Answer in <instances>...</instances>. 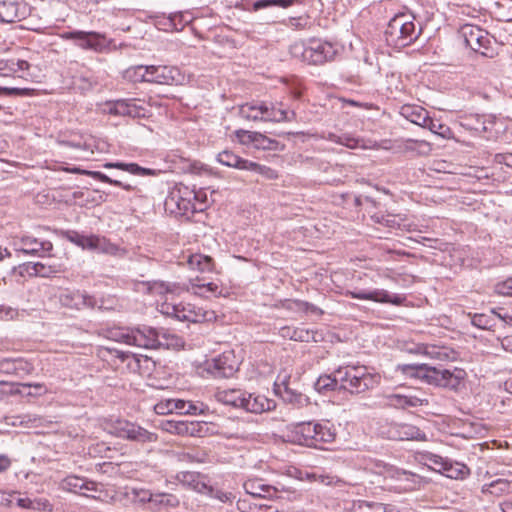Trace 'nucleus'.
Wrapping results in <instances>:
<instances>
[{
	"mask_svg": "<svg viewBox=\"0 0 512 512\" xmlns=\"http://www.w3.org/2000/svg\"><path fill=\"white\" fill-rule=\"evenodd\" d=\"M399 368L406 375L422 379L430 385L453 391H458L464 387V381L467 377L466 371L458 367L444 369L426 364H404L399 365Z\"/></svg>",
	"mask_w": 512,
	"mask_h": 512,
	"instance_id": "7ed1b4c3",
	"label": "nucleus"
},
{
	"mask_svg": "<svg viewBox=\"0 0 512 512\" xmlns=\"http://www.w3.org/2000/svg\"><path fill=\"white\" fill-rule=\"evenodd\" d=\"M195 190L186 185H176L166 197L164 205L165 209L177 216L189 217L196 212L203 211L202 204H195Z\"/></svg>",
	"mask_w": 512,
	"mask_h": 512,
	"instance_id": "423d86ee",
	"label": "nucleus"
},
{
	"mask_svg": "<svg viewBox=\"0 0 512 512\" xmlns=\"http://www.w3.org/2000/svg\"><path fill=\"white\" fill-rule=\"evenodd\" d=\"M345 296L359 299V300H370L378 303H389L396 306L402 305L406 300L403 295L395 294L390 295L388 291L384 289H348L344 292Z\"/></svg>",
	"mask_w": 512,
	"mask_h": 512,
	"instance_id": "9d476101",
	"label": "nucleus"
},
{
	"mask_svg": "<svg viewBox=\"0 0 512 512\" xmlns=\"http://www.w3.org/2000/svg\"><path fill=\"white\" fill-rule=\"evenodd\" d=\"M423 128L429 129L432 133L444 138L449 139L452 137V130L445 124L428 117L427 124Z\"/></svg>",
	"mask_w": 512,
	"mask_h": 512,
	"instance_id": "09e8293b",
	"label": "nucleus"
},
{
	"mask_svg": "<svg viewBox=\"0 0 512 512\" xmlns=\"http://www.w3.org/2000/svg\"><path fill=\"white\" fill-rule=\"evenodd\" d=\"M60 303L71 309L95 308L97 298L85 291L65 289L59 296Z\"/></svg>",
	"mask_w": 512,
	"mask_h": 512,
	"instance_id": "2eb2a0df",
	"label": "nucleus"
},
{
	"mask_svg": "<svg viewBox=\"0 0 512 512\" xmlns=\"http://www.w3.org/2000/svg\"><path fill=\"white\" fill-rule=\"evenodd\" d=\"M247 494L256 498H272L276 495L277 487L262 482H243Z\"/></svg>",
	"mask_w": 512,
	"mask_h": 512,
	"instance_id": "cd10ccee",
	"label": "nucleus"
},
{
	"mask_svg": "<svg viewBox=\"0 0 512 512\" xmlns=\"http://www.w3.org/2000/svg\"><path fill=\"white\" fill-rule=\"evenodd\" d=\"M239 116L248 121H262V101H253L239 106Z\"/></svg>",
	"mask_w": 512,
	"mask_h": 512,
	"instance_id": "2f4dec72",
	"label": "nucleus"
},
{
	"mask_svg": "<svg viewBox=\"0 0 512 512\" xmlns=\"http://www.w3.org/2000/svg\"><path fill=\"white\" fill-rule=\"evenodd\" d=\"M190 283L193 289H197L194 291L195 294L200 296L208 297V294L215 296L221 294L218 285L213 282L202 283L199 279H196L195 282L191 280Z\"/></svg>",
	"mask_w": 512,
	"mask_h": 512,
	"instance_id": "79ce46f5",
	"label": "nucleus"
},
{
	"mask_svg": "<svg viewBox=\"0 0 512 512\" xmlns=\"http://www.w3.org/2000/svg\"><path fill=\"white\" fill-rule=\"evenodd\" d=\"M426 439V435L422 432L418 427L408 424V423H399L398 433H397V441H405V440H417L423 441Z\"/></svg>",
	"mask_w": 512,
	"mask_h": 512,
	"instance_id": "72a5a7b5",
	"label": "nucleus"
},
{
	"mask_svg": "<svg viewBox=\"0 0 512 512\" xmlns=\"http://www.w3.org/2000/svg\"><path fill=\"white\" fill-rule=\"evenodd\" d=\"M314 389L320 394H327L330 391L339 389L337 380L332 375H321L314 383Z\"/></svg>",
	"mask_w": 512,
	"mask_h": 512,
	"instance_id": "ea45409f",
	"label": "nucleus"
},
{
	"mask_svg": "<svg viewBox=\"0 0 512 512\" xmlns=\"http://www.w3.org/2000/svg\"><path fill=\"white\" fill-rule=\"evenodd\" d=\"M238 360L233 351H225L217 357L207 360L204 370L214 378L232 377L238 370Z\"/></svg>",
	"mask_w": 512,
	"mask_h": 512,
	"instance_id": "1a4fd4ad",
	"label": "nucleus"
},
{
	"mask_svg": "<svg viewBox=\"0 0 512 512\" xmlns=\"http://www.w3.org/2000/svg\"><path fill=\"white\" fill-rule=\"evenodd\" d=\"M18 423L24 428H36L41 425L42 419L34 414H22V419Z\"/></svg>",
	"mask_w": 512,
	"mask_h": 512,
	"instance_id": "338daca9",
	"label": "nucleus"
},
{
	"mask_svg": "<svg viewBox=\"0 0 512 512\" xmlns=\"http://www.w3.org/2000/svg\"><path fill=\"white\" fill-rule=\"evenodd\" d=\"M290 53L308 64L322 65L335 59L338 48L322 39H310L305 43H294L290 47Z\"/></svg>",
	"mask_w": 512,
	"mask_h": 512,
	"instance_id": "39448f33",
	"label": "nucleus"
},
{
	"mask_svg": "<svg viewBox=\"0 0 512 512\" xmlns=\"http://www.w3.org/2000/svg\"><path fill=\"white\" fill-rule=\"evenodd\" d=\"M494 291L498 295L512 297V277L495 285Z\"/></svg>",
	"mask_w": 512,
	"mask_h": 512,
	"instance_id": "774afa93",
	"label": "nucleus"
},
{
	"mask_svg": "<svg viewBox=\"0 0 512 512\" xmlns=\"http://www.w3.org/2000/svg\"><path fill=\"white\" fill-rule=\"evenodd\" d=\"M137 292L148 293L151 295H166L165 301L160 306V311L179 321H187L192 323H200L207 320V312L202 308L196 307L190 303H173L169 302L174 295H180L189 288L178 283L164 281H141L135 283Z\"/></svg>",
	"mask_w": 512,
	"mask_h": 512,
	"instance_id": "f257e3e1",
	"label": "nucleus"
},
{
	"mask_svg": "<svg viewBox=\"0 0 512 512\" xmlns=\"http://www.w3.org/2000/svg\"><path fill=\"white\" fill-rule=\"evenodd\" d=\"M398 426L399 423L386 422L380 425L378 431L383 438L397 441Z\"/></svg>",
	"mask_w": 512,
	"mask_h": 512,
	"instance_id": "bf43d9fd",
	"label": "nucleus"
},
{
	"mask_svg": "<svg viewBox=\"0 0 512 512\" xmlns=\"http://www.w3.org/2000/svg\"><path fill=\"white\" fill-rule=\"evenodd\" d=\"M35 90L31 88L1 87L0 95L28 97L34 95Z\"/></svg>",
	"mask_w": 512,
	"mask_h": 512,
	"instance_id": "052dcab7",
	"label": "nucleus"
},
{
	"mask_svg": "<svg viewBox=\"0 0 512 512\" xmlns=\"http://www.w3.org/2000/svg\"><path fill=\"white\" fill-rule=\"evenodd\" d=\"M94 251L109 255H117L120 251V248L117 245L111 243L105 237L96 235Z\"/></svg>",
	"mask_w": 512,
	"mask_h": 512,
	"instance_id": "8fccbe9b",
	"label": "nucleus"
},
{
	"mask_svg": "<svg viewBox=\"0 0 512 512\" xmlns=\"http://www.w3.org/2000/svg\"><path fill=\"white\" fill-rule=\"evenodd\" d=\"M296 2L297 0H257L253 3V10L258 11L260 9L268 8L271 6L287 8Z\"/></svg>",
	"mask_w": 512,
	"mask_h": 512,
	"instance_id": "5fc2aeb1",
	"label": "nucleus"
},
{
	"mask_svg": "<svg viewBox=\"0 0 512 512\" xmlns=\"http://www.w3.org/2000/svg\"><path fill=\"white\" fill-rule=\"evenodd\" d=\"M140 500L157 502L167 507H175L179 503L178 499L174 495L168 493L152 495L149 492H143V495L141 496Z\"/></svg>",
	"mask_w": 512,
	"mask_h": 512,
	"instance_id": "58836bf2",
	"label": "nucleus"
},
{
	"mask_svg": "<svg viewBox=\"0 0 512 512\" xmlns=\"http://www.w3.org/2000/svg\"><path fill=\"white\" fill-rule=\"evenodd\" d=\"M184 75L177 67L150 65L148 82L161 85H178L184 81Z\"/></svg>",
	"mask_w": 512,
	"mask_h": 512,
	"instance_id": "f8f14e48",
	"label": "nucleus"
},
{
	"mask_svg": "<svg viewBox=\"0 0 512 512\" xmlns=\"http://www.w3.org/2000/svg\"><path fill=\"white\" fill-rule=\"evenodd\" d=\"M473 326L482 330H492L495 326V319L492 315L484 313L469 314Z\"/></svg>",
	"mask_w": 512,
	"mask_h": 512,
	"instance_id": "49530a36",
	"label": "nucleus"
},
{
	"mask_svg": "<svg viewBox=\"0 0 512 512\" xmlns=\"http://www.w3.org/2000/svg\"><path fill=\"white\" fill-rule=\"evenodd\" d=\"M67 486L64 487L69 492L93 499H103V491L99 486L103 487L102 482H66Z\"/></svg>",
	"mask_w": 512,
	"mask_h": 512,
	"instance_id": "4be33fe9",
	"label": "nucleus"
},
{
	"mask_svg": "<svg viewBox=\"0 0 512 512\" xmlns=\"http://www.w3.org/2000/svg\"><path fill=\"white\" fill-rule=\"evenodd\" d=\"M293 304H294L295 308H297L298 310L303 311L305 313L316 314V315L323 314L322 309L312 303L302 301V300H294Z\"/></svg>",
	"mask_w": 512,
	"mask_h": 512,
	"instance_id": "69168bd1",
	"label": "nucleus"
},
{
	"mask_svg": "<svg viewBox=\"0 0 512 512\" xmlns=\"http://www.w3.org/2000/svg\"><path fill=\"white\" fill-rule=\"evenodd\" d=\"M279 333L283 338L299 342H318L322 339V334L318 333V331L304 327L284 326L280 328Z\"/></svg>",
	"mask_w": 512,
	"mask_h": 512,
	"instance_id": "412c9836",
	"label": "nucleus"
},
{
	"mask_svg": "<svg viewBox=\"0 0 512 512\" xmlns=\"http://www.w3.org/2000/svg\"><path fill=\"white\" fill-rule=\"evenodd\" d=\"M149 66L138 65L126 70L125 77L133 82H148Z\"/></svg>",
	"mask_w": 512,
	"mask_h": 512,
	"instance_id": "3c124183",
	"label": "nucleus"
},
{
	"mask_svg": "<svg viewBox=\"0 0 512 512\" xmlns=\"http://www.w3.org/2000/svg\"><path fill=\"white\" fill-rule=\"evenodd\" d=\"M469 475V468L460 462L448 460L443 476L451 480H463Z\"/></svg>",
	"mask_w": 512,
	"mask_h": 512,
	"instance_id": "e433bc0d",
	"label": "nucleus"
},
{
	"mask_svg": "<svg viewBox=\"0 0 512 512\" xmlns=\"http://www.w3.org/2000/svg\"><path fill=\"white\" fill-rule=\"evenodd\" d=\"M448 460L449 459L442 458L441 456H438V455H431L428 458V462H429L428 467L431 470L443 475V472H445Z\"/></svg>",
	"mask_w": 512,
	"mask_h": 512,
	"instance_id": "680f3d73",
	"label": "nucleus"
},
{
	"mask_svg": "<svg viewBox=\"0 0 512 512\" xmlns=\"http://www.w3.org/2000/svg\"><path fill=\"white\" fill-rule=\"evenodd\" d=\"M85 173L87 175H90L91 177H93L96 180H99V181L105 182V183H109V184H112L114 186L121 187V188H123L126 191H131L133 189V187L130 184H125V183H123V182H121L119 180H114V179L108 177L106 174H104V173H102L100 171H87Z\"/></svg>",
	"mask_w": 512,
	"mask_h": 512,
	"instance_id": "6e6d98bb",
	"label": "nucleus"
},
{
	"mask_svg": "<svg viewBox=\"0 0 512 512\" xmlns=\"http://www.w3.org/2000/svg\"><path fill=\"white\" fill-rule=\"evenodd\" d=\"M121 436L129 440L142 443L155 442L157 440V435L155 433L149 432L136 424L128 422L121 427Z\"/></svg>",
	"mask_w": 512,
	"mask_h": 512,
	"instance_id": "b1692460",
	"label": "nucleus"
},
{
	"mask_svg": "<svg viewBox=\"0 0 512 512\" xmlns=\"http://www.w3.org/2000/svg\"><path fill=\"white\" fill-rule=\"evenodd\" d=\"M105 107V111L111 115L129 116L132 118H141L146 115V109L138 104L135 99L109 101L106 103Z\"/></svg>",
	"mask_w": 512,
	"mask_h": 512,
	"instance_id": "dca6fc26",
	"label": "nucleus"
},
{
	"mask_svg": "<svg viewBox=\"0 0 512 512\" xmlns=\"http://www.w3.org/2000/svg\"><path fill=\"white\" fill-rule=\"evenodd\" d=\"M379 383V377L367 371L364 366H355L348 384L340 385L339 390H348L351 393H362L374 388Z\"/></svg>",
	"mask_w": 512,
	"mask_h": 512,
	"instance_id": "9b49d317",
	"label": "nucleus"
},
{
	"mask_svg": "<svg viewBox=\"0 0 512 512\" xmlns=\"http://www.w3.org/2000/svg\"><path fill=\"white\" fill-rule=\"evenodd\" d=\"M295 431L303 439V444L307 446L320 447L321 444L331 443L335 439V431L329 422H302L298 423Z\"/></svg>",
	"mask_w": 512,
	"mask_h": 512,
	"instance_id": "0eeeda50",
	"label": "nucleus"
},
{
	"mask_svg": "<svg viewBox=\"0 0 512 512\" xmlns=\"http://www.w3.org/2000/svg\"><path fill=\"white\" fill-rule=\"evenodd\" d=\"M174 411L181 414L196 415L203 412V409L193 402L180 399H171L166 403H159L155 406V412L157 414H168Z\"/></svg>",
	"mask_w": 512,
	"mask_h": 512,
	"instance_id": "a211bd4d",
	"label": "nucleus"
},
{
	"mask_svg": "<svg viewBox=\"0 0 512 512\" xmlns=\"http://www.w3.org/2000/svg\"><path fill=\"white\" fill-rule=\"evenodd\" d=\"M2 367L6 372H13L15 374H19L20 371L29 373L32 370L31 364L21 359L6 360L3 362Z\"/></svg>",
	"mask_w": 512,
	"mask_h": 512,
	"instance_id": "603ef678",
	"label": "nucleus"
},
{
	"mask_svg": "<svg viewBox=\"0 0 512 512\" xmlns=\"http://www.w3.org/2000/svg\"><path fill=\"white\" fill-rule=\"evenodd\" d=\"M106 168H117L123 171H126L130 174L137 176H155L157 175V171L150 168H144L139 166L137 163H106L104 165Z\"/></svg>",
	"mask_w": 512,
	"mask_h": 512,
	"instance_id": "473e14b6",
	"label": "nucleus"
},
{
	"mask_svg": "<svg viewBox=\"0 0 512 512\" xmlns=\"http://www.w3.org/2000/svg\"><path fill=\"white\" fill-rule=\"evenodd\" d=\"M462 35L466 45L475 52H479L483 56H488V49L491 43L489 35L486 31L478 26L465 25L462 28Z\"/></svg>",
	"mask_w": 512,
	"mask_h": 512,
	"instance_id": "ddd939ff",
	"label": "nucleus"
},
{
	"mask_svg": "<svg viewBox=\"0 0 512 512\" xmlns=\"http://www.w3.org/2000/svg\"><path fill=\"white\" fill-rule=\"evenodd\" d=\"M217 161L227 167L245 170L248 160L241 158L232 151L224 150L217 155Z\"/></svg>",
	"mask_w": 512,
	"mask_h": 512,
	"instance_id": "f704fd0d",
	"label": "nucleus"
},
{
	"mask_svg": "<svg viewBox=\"0 0 512 512\" xmlns=\"http://www.w3.org/2000/svg\"><path fill=\"white\" fill-rule=\"evenodd\" d=\"M14 245L19 252L39 257H44L53 249V244L50 241H40L27 234L16 237Z\"/></svg>",
	"mask_w": 512,
	"mask_h": 512,
	"instance_id": "4468645a",
	"label": "nucleus"
},
{
	"mask_svg": "<svg viewBox=\"0 0 512 512\" xmlns=\"http://www.w3.org/2000/svg\"><path fill=\"white\" fill-rule=\"evenodd\" d=\"M23 12L20 11L19 4L16 1H0V21L13 23L21 20Z\"/></svg>",
	"mask_w": 512,
	"mask_h": 512,
	"instance_id": "c85d7f7f",
	"label": "nucleus"
},
{
	"mask_svg": "<svg viewBox=\"0 0 512 512\" xmlns=\"http://www.w3.org/2000/svg\"><path fill=\"white\" fill-rule=\"evenodd\" d=\"M355 366L339 367L333 372L334 378L337 380V386L348 384Z\"/></svg>",
	"mask_w": 512,
	"mask_h": 512,
	"instance_id": "13d9d810",
	"label": "nucleus"
},
{
	"mask_svg": "<svg viewBox=\"0 0 512 512\" xmlns=\"http://www.w3.org/2000/svg\"><path fill=\"white\" fill-rule=\"evenodd\" d=\"M60 37L63 40H71L83 50H90L96 53L103 52L109 45L104 34L96 31L74 30L63 32Z\"/></svg>",
	"mask_w": 512,
	"mask_h": 512,
	"instance_id": "6e6552de",
	"label": "nucleus"
},
{
	"mask_svg": "<svg viewBox=\"0 0 512 512\" xmlns=\"http://www.w3.org/2000/svg\"><path fill=\"white\" fill-rule=\"evenodd\" d=\"M183 484H187L188 486L192 487L194 490H196L199 493L207 494L211 497H216L220 499L221 501H226L229 499L228 495L223 492H216L214 494V488L211 485H208L207 482H182Z\"/></svg>",
	"mask_w": 512,
	"mask_h": 512,
	"instance_id": "c03bdc74",
	"label": "nucleus"
},
{
	"mask_svg": "<svg viewBox=\"0 0 512 512\" xmlns=\"http://www.w3.org/2000/svg\"><path fill=\"white\" fill-rule=\"evenodd\" d=\"M200 428L199 422L168 421L164 429L172 434L194 436L200 432Z\"/></svg>",
	"mask_w": 512,
	"mask_h": 512,
	"instance_id": "bb28decb",
	"label": "nucleus"
},
{
	"mask_svg": "<svg viewBox=\"0 0 512 512\" xmlns=\"http://www.w3.org/2000/svg\"><path fill=\"white\" fill-rule=\"evenodd\" d=\"M115 353L116 357L127 362V366L134 372L150 374L155 368V362L146 355L119 350H115Z\"/></svg>",
	"mask_w": 512,
	"mask_h": 512,
	"instance_id": "f3484780",
	"label": "nucleus"
},
{
	"mask_svg": "<svg viewBox=\"0 0 512 512\" xmlns=\"http://www.w3.org/2000/svg\"><path fill=\"white\" fill-rule=\"evenodd\" d=\"M391 400L394 405L400 407H418L429 404V399L423 397V393L414 392L408 394H393Z\"/></svg>",
	"mask_w": 512,
	"mask_h": 512,
	"instance_id": "a878e982",
	"label": "nucleus"
},
{
	"mask_svg": "<svg viewBox=\"0 0 512 512\" xmlns=\"http://www.w3.org/2000/svg\"><path fill=\"white\" fill-rule=\"evenodd\" d=\"M263 122H289L295 118V113L284 108L281 103L262 101Z\"/></svg>",
	"mask_w": 512,
	"mask_h": 512,
	"instance_id": "aec40b11",
	"label": "nucleus"
},
{
	"mask_svg": "<svg viewBox=\"0 0 512 512\" xmlns=\"http://www.w3.org/2000/svg\"><path fill=\"white\" fill-rule=\"evenodd\" d=\"M329 139L340 145H344L348 148L354 149L359 147L360 139L354 137L351 134L343 133L341 135L329 134Z\"/></svg>",
	"mask_w": 512,
	"mask_h": 512,
	"instance_id": "864d4df0",
	"label": "nucleus"
},
{
	"mask_svg": "<svg viewBox=\"0 0 512 512\" xmlns=\"http://www.w3.org/2000/svg\"><path fill=\"white\" fill-rule=\"evenodd\" d=\"M509 482H489L483 485L482 492L500 495L509 489Z\"/></svg>",
	"mask_w": 512,
	"mask_h": 512,
	"instance_id": "e2e57ef3",
	"label": "nucleus"
},
{
	"mask_svg": "<svg viewBox=\"0 0 512 512\" xmlns=\"http://www.w3.org/2000/svg\"><path fill=\"white\" fill-rule=\"evenodd\" d=\"M25 271L31 276L34 275V276H40V277H50L53 274L57 273L58 269H56L53 266L41 263V262H36V263L30 262L25 265Z\"/></svg>",
	"mask_w": 512,
	"mask_h": 512,
	"instance_id": "4c0bfd02",
	"label": "nucleus"
},
{
	"mask_svg": "<svg viewBox=\"0 0 512 512\" xmlns=\"http://www.w3.org/2000/svg\"><path fill=\"white\" fill-rule=\"evenodd\" d=\"M187 263L191 269L200 272H210L213 269V259L203 254L190 255Z\"/></svg>",
	"mask_w": 512,
	"mask_h": 512,
	"instance_id": "c9c22d12",
	"label": "nucleus"
},
{
	"mask_svg": "<svg viewBox=\"0 0 512 512\" xmlns=\"http://www.w3.org/2000/svg\"><path fill=\"white\" fill-rule=\"evenodd\" d=\"M354 512H393V509L382 503L358 501L353 507Z\"/></svg>",
	"mask_w": 512,
	"mask_h": 512,
	"instance_id": "de8ad7c7",
	"label": "nucleus"
},
{
	"mask_svg": "<svg viewBox=\"0 0 512 512\" xmlns=\"http://www.w3.org/2000/svg\"><path fill=\"white\" fill-rule=\"evenodd\" d=\"M400 115L406 120L420 127L427 124L429 113L426 109L418 105L405 104L400 108Z\"/></svg>",
	"mask_w": 512,
	"mask_h": 512,
	"instance_id": "393cba45",
	"label": "nucleus"
},
{
	"mask_svg": "<svg viewBox=\"0 0 512 512\" xmlns=\"http://www.w3.org/2000/svg\"><path fill=\"white\" fill-rule=\"evenodd\" d=\"M245 170L252 171L267 180H274L278 178V172L276 170L250 160L247 161Z\"/></svg>",
	"mask_w": 512,
	"mask_h": 512,
	"instance_id": "a19ab883",
	"label": "nucleus"
},
{
	"mask_svg": "<svg viewBox=\"0 0 512 512\" xmlns=\"http://www.w3.org/2000/svg\"><path fill=\"white\" fill-rule=\"evenodd\" d=\"M398 148L404 152H414L417 155H428L432 150L429 142L416 139H403L400 141Z\"/></svg>",
	"mask_w": 512,
	"mask_h": 512,
	"instance_id": "7c9ffc66",
	"label": "nucleus"
},
{
	"mask_svg": "<svg viewBox=\"0 0 512 512\" xmlns=\"http://www.w3.org/2000/svg\"><path fill=\"white\" fill-rule=\"evenodd\" d=\"M276 388L275 391L277 394L280 395V397L285 401L289 403H301L303 399V395L301 393H297L296 391L292 390L288 387L287 384H275Z\"/></svg>",
	"mask_w": 512,
	"mask_h": 512,
	"instance_id": "37998d69",
	"label": "nucleus"
},
{
	"mask_svg": "<svg viewBox=\"0 0 512 512\" xmlns=\"http://www.w3.org/2000/svg\"><path fill=\"white\" fill-rule=\"evenodd\" d=\"M422 31L421 25L415 22V17L409 13L395 15L385 30L388 45L403 48L415 42Z\"/></svg>",
	"mask_w": 512,
	"mask_h": 512,
	"instance_id": "20e7f679",
	"label": "nucleus"
},
{
	"mask_svg": "<svg viewBox=\"0 0 512 512\" xmlns=\"http://www.w3.org/2000/svg\"><path fill=\"white\" fill-rule=\"evenodd\" d=\"M365 470L373 476L382 477L384 480L400 479L403 475H406L405 471L378 460L367 463Z\"/></svg>",
	"mask_w": 512,
	"mask_h": 512,
	"instance_id": "5701e85b",
	"label": "nucleus"
},
{
	"mask_svg": "<svg viewBox=\"0 0 512 512\" xmlns=\"http://www.w3.org/2000/svg\"><path fill=\"white\" fill-rule=\"evenodd\" d=\"M255 137L254 147L257 149L279 151L284 147L277 140L271 139L260 132H257Z\"/></svg>",
	"mask_w": 512,
	"mask_h": 512,
	"instance_id": "a18cd8bd",
	"label": "nucleus"
},
{
	"mask_svg": "<svg viewBox=\"0 0 512 512\" xmlns=\"http://www.w3.org/2000/svg\"><path fill=\"white\" fill-rule=\"evenodd\" d=\"M117 341L145 349L176 348L183 344L180 337L170 334L164 329L150 326L137 327L131 330H119L114 333Z\"/></svg>",
	"mask_w": 512,
	"mask_h": 512,
	"instance_id": "f03ea898",
	"label": "nucleus"
},
{
	"mask_svg": "<svg viewBox=\"0 0 512 512\" xmlns=\"http://www.w3.org/2000/svg\"><path fill=\"white\" fill-rule=\"evenodd\" d=\"M216 398L225 405L241 409L245 400V391L241 389L222 390L217 392Z\"/></svg>",
	"mask_w": 512,
	"mask_h": 512,
	"instance_id": "c756f323",
	"label": "nucleus"
},
{
	"mask_svg": "<svg viewBox=\"0 0 512 512\" xmlns=\"http://www.w3.org/2000/svg\"><path fill=\"white\" fill-rule=\"evenodd\" d=\"M377 221L390 228H406L407 225L404 222V218L401 215H382L377 217Z\"/></svg>",
	"mask_w": 512,
	"mask_h": 512,
	"instance_id": "4d7b16f0",
	"label": "nucleus"
},
{
	"mask_svg": "<svg viewBox=\"0 0 512 512\" xmlns=\"http://www.w3.org/2000/svg\"><path fill=\"white\" fill-rule=\"evenodd\" d=\"M275 407L276 403L274 400L261 394L245 391V400L243 401L241 409L249 413L261 414L271 411L275 409Z\"/></svg>",
	"mask_w": 512,
	"mask_h": 512,
	"instance_id": "6ab92c4d",
	"label": "nucleus"
},
{
	"mask_svg": "<svg viewBox=\"0 0 512 512\" xmlns=\"http://www.w3.org/2000/svg\"><path fill=\"white\" fill-rule=\"evenodd\" d=\"M21 386L23 390H18L17 392L28 396H38L47 392V389L41 383L22 384Z\"/></svg>",
	"mask_w": 512,
	"mask_h": 512,
	"instance_id": "0e129e2a",
	"label": "nucleus"
}]
</instances>
